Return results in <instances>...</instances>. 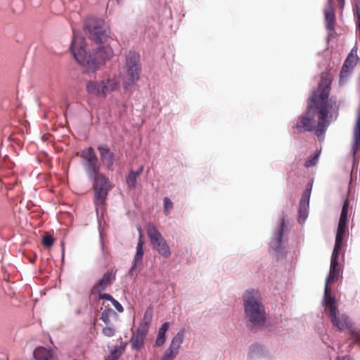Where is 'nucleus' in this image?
I'll return each instance as SVG.
<instances>
[{"label":"nucleus","mask_w":360,"mask_h":360,"mask_svg":"<svg viewBox=\"0 0 360 360\" xmlns=\"http://www.w3.org/2000/svg\"><path fill=\"white\" fill-rule=\"evenodd\" d=\"M42 243L45 247L49 248L53 243V238L51 236L47 235L43 238Z\"/></svg>","instance_id":"2f4dec72"},{"label":"nucleus","mask_w":360,"mask_h":360,"mask_svg":"<svg viewBox=\"0 0 360 360\" xmlns=\"http://www.w3.org/2000/svg\"><path fill=\"white\" fill-rule=\"evenodd\" d=\"M101 319L105 325H110L112 319H117V315L111 308H105L101 314Z\"/></svg>","instance_id":"4be33fe9"},{"label":"nucleus","mask_w":360,"mask_h":360,"mask_svg":"<svg viewBox=\"0 0 360 360\" xmlns=\"http://www.w3.org/2000/svg\"><path fill=\"white\" fill-rule=\"evenodd\" d=\"M346 225L347 221L339 220L334 248L340 249L342 248L343 238L346 231Z\"/></svg>","instance_id":"6ab92c4d"},{"label":"nucleus","mask_w":360,"mask_h":360,"mask_svg":"<svg viewBox=\"0 0 360 360\" xmlns=\"http://www.w3.org/2000/svg\"><path fill=\"white\" fill-rule=\"evenodd\" d=\"M177 355L169 352V351L167 350L165 351L163 356L161 357L160 360H174Z\"/></svg>","instance_id":"473e14b6"},{"label":"nucleus","mask_w":360,"mask_h":360,"mask_svg":"<svg viewBox=\"0 0 360 360\" xmlns=\"http://www.w3.org/2000/svg\"><path fill=\"white\" fill-rule=\"evenodd\" d=\"M284 224L285 221L284 219L283 218L281 219L279 225L278 226L277 229L275 231L274 238L271 242L270 243V248L274 250L276 252H279L281 247Z\"/></svg>","instance_id":"f8f14e48"},{"label":"nucleus","mask_w":360,"mask_h":360,"mask_svg":"<svg viewBox=\"0 0 360 360\" xmlns=\"http://www.w3.org/2000/svg\"><path fill=\"white\" fill-rule=\"evenodd\" d=\"M112 304L113 305V307L115 308V309L119 312V313H122L124 311V308L122 306V304L117 301L115 299H114L112 301Z\"/></svg>","instance_id":"f704fd0d"},{"label":"nucleus","mask_w":360,"mask_h":360,"mask_svg":"<svg viewBox=\"0 0 360 360\" xmlns=\"http://www.w3.org/2000/svg\"><path fill=\"white\" fill-rule=\"evenodd\" d=\"M94 181V188L95 191L94 203L96 212L102 208L105 203L108 193L110 189L109 179L101 173H97L92 179Z\"/></svg>","instance_id":"39448f33"},{"label":"nucleus","mask_w":360,"mask_h":360,"mask_svg":"<svg viewBox=\"0 0 360 360\" xmlns=\"http://www.w3.org/2000/svg\"><path fill=\"white\" fill-rule=\"evenodd\" d=\"M102 333L105 336L112 337L115 333V329L112 326L106 325V326L103 328Z\"/></svg>","instance_id":"7c9ffc66"},{"label":"nucleus","mask_w":360,"mask_h":360,"mask_svg":"<svg viewBox=\"0 0 360 360\" xmlns=\"http://www.w3.org/2000/svg\"><path fill=\"white\" fill-rule=\"evenodd\" d=\"M98 294H99L98 297H99L100 300H108V301H110L111 302L114 300V298L110 294L101 293V292H100Z\"/></svg>","instance_id":"c9c22d12"},{"label":"nucleus","mask_w":360,"mask_h":360,"mask_svg":"<svg viewBox=\"0 0 360 360\" xmlns=\"http://www.w3.org/2000/svg\"><path fill=\"white\" fill-rule=\"evenodd\" d=\"M115 278V274L112 272H106L93 286L91 293H100L108 286L112 284Z\"/></svg>","instance_id":"9d476101"},{"label":"nucleus","mask_w":360,"mask_h":360,"mask_svg":"<svg viewBox=\"0 0 360 360\" xmlns=\"http://www.w3.org/2000/svg\"><path fill=\"white\" fill-rule=\"evenodd\" d=\"M100 152L101 161L105 165L108 169H112L114 164V155L106 146H100L98 148Z\"/></svg>","instance_id":"dca6fc26"},{"label":"nucleus","mask_w":360,"mask_h":360,"mask_svg":"<svg viewBox=\"0 0 360 360\" xmlns=\"http://www.w3.org/2000/svg\"><path fill=\"white\" fill-rule=\"evenodd\" d=\"M145 338L146 336L137 333L133 335L131 338L132 348L137 350L140 349L143 345Z\"/></svg>","instance_id":"5701e85b"},{"label":"nucleus","mask_w":360,"mask_h":360,"mask_svg":"<svg viewBox=\"0 0 360 360\" xmlns=\"http://www.w3.org/2000/svg\"><path fill=\"white\" fill-rule=\"evenodd\" d=\"M331 82L328 74L321 75L318 89L309 98L307 116L301 117L296 126L304 131L315 130L319 141L323 140L330 123L338 117L335 103L328 101Z\"/></svg>","instance_id":"f03ea898"},{"label":"nucleus","mask_w":360,"mask_h":360,"mask_svg":"<svg viewBox=\"0 0 360 360\" xmlns=\"http://www.w3.org/2000/svg\"><path fill=\"white\" fill-rule=\"evenodd\" d=\"M127 343L121 342L120 345L115 347L113 349L110 351V354L106 357L108 360H118L120 356L124 352Z\"/></svg>","instance_id":"412c9836"},{"label":"nucleus","mask_w":360,"mask_h":360,"mask_svg":"<svg viewBox=\"0 0 360 360\" xmlns=\"http://www.w3.org/2000/svg\"><path fill=\"white\" fill-rule=\"evenodd\" d=\"M170 323L165 322L158 330L157 336L155 340L154 347H159L162 346L166 341V333L169 330Z\"/></svg>","instance_id":"a211bd4d"},{"label":"nucleus","mask_w":360,"mask_h":360,"mask_svg":"<svg viewBox=\"0 0 360 360\" xmlns=\"http://www.w3.org/2000/svg\"><path fill=\"white\" fill-rule=\"evenodd\" d=\"M84 30L91 40L100 45L96 49L87 51L84 37L73 29L70 49L75 60L86 73H95L112 58L114 51L111 42L113 38L110 27L101 19L89 20L85 24Z\"/></svg>","instance_id":"f257e3e1"},{"label":"nucleus","mask_w":360,"mask_h":360,"mask_svg":"<svg viewBox=\"0 0 360 360\" xmlns=\"http://www.w3.org/2000/svg\"><path fill=\"white\" fill-rule=\"evenodd\" d=\"M351 72V70L348 68L342 66V70L340 74V82L344 83L347 78L349 77V74Z\"/></svg>","instance_id":"c756f323"},{"label":"nucleus","mask_w":360,"mask_h":360,"mask_svg":"<svg viewBox=\"0 0 360 360\" xmlns=\"http://www.w3.org/2000/svg\"><path fill=\"white\" fill-rule=\"evenodd\" d=\"M137 176L134 174V171L131 170L126 176V183L130 189L135 188L137 182Z\"/></svg>","instance_id":"393cba45"},{"label":"nucleus","mask_w":360,"mask_h":360,"mask_svg":"<svg viewBox=\"0 0 360 360\" xmlns=\"http://www.w3.org/2000/svg\"><path fill=\"white\" fill-rule=\"evenodd\" d=\"M146 231L153 248L155 247L158 243H160V240L164 239L161 233L153 224H147Z\"/></svg>","instance_id":"2eb2a0df"},{"label":"nucleus","mask_w":360,"mask_h":360,"mask_svg":"<svg viewBox=\"0 0 360 360\" xmlns=\"http://www.w3.org/2000/svg\"><path fill=\"white\" fill-rule=\"evenodd\" d=\"M143 167L141 166L136 171H134V174L139 177L140 174L143 172Z\"/></svg>","instance_id":"e433bc0d"},{"label":"nucleus","mask_w":360,"mask_h":360,"mask_svg":"<svg viewBox=\"0 0 360 360\" xmlns=\"http://www.w3.org/2000/svg\"><path fill=\"white\" fill-rule=\"evenodd\" d=\"M186 336L185 328H181L177 333L172 338L169 347L167 350L178 355L181 345L183 344Z\"/></svg>","instance_id":"9b49d317"},{"label":"nucleus","mask_w":360,"mask_h":360,"mask_svg":"<svg viewBox=\"0 0 360 360\" xmlns=\"http://www.w3.org/2000/svg\"><path fill=\"white\" fill-rule=\"evenodd\" d=\"M105 360H108V359H105Z\"/></svg>","instance_id":"ea45409f"},{"label":"nucleus","mask_w":360,"mask_h":360,"mask_svg":"<svg viewBox=\"0 0 360 360\" xmlns=\"http://www.w3.org/2000/svg\"><path fill=\"white\" fill-rule=\"evenodd\" d=\"M138 231L139 232V241L136 248V253L132 260L131 266L129 270V276L131 278H135L137 277L143 257L144 240L143 233H141V227H138Z\"/></svg>","instance_id":"0eeeda50"},{"label":"nucleus","mask_w":360,"mask_h":360,"mask_svg":"<svg viewBox=\"0 0 360 360\" xmlns=\"http://www.w3.org/2000/svg\"><path fill=\"white\" fill-rule=\"evenodd\" d=\"M87 92L93 96L105 98V91L102 80L99 82L98 81H90L86 84Z\"/></svg>","instance_id":"4468645a"},{"label":"nucleus","mask_w":360,"mask_h":360,"mask_svg":"<svg viewBox=\"0 0 360 360\" xmlns=\"http://www.w3.org/2000/svg\"><path fill=\"white\" fill-rule=\"evenodd\" d=\"M326 27L330 31L334 30L335 15L333 11L332 1L328 0L327 8L324 10Z\"/></svg>","instance_id":"f3484780"},{"label":"nucleus","mask_w":360,"mask_h":360,"mask_svg":"<svg viewBox=\"0 0 360 360\" xmlns=\"http://www.w3.org/2000/svg\"><path fill=\"white\" fill-rule=\"evenodd\" d=\"M337 360H351L348 356H343L342 358H338Z\"/></svg>","instance_id":"4c0bfd02"},{"label":"nucleus","mask_w":360,"mask_h":360,"mask_svg":"<svg viewBox=\"0 0 360 360\" xmlns=\"http://www.w3.org/2000/svg\"><path fill=\"white\" fill-rule=\"evenodd\" d=\"M148 330H149L148 327H147L146 326H143L142 324L140 323L137 328L136 333L139 334H141L142 335L146 336V335L148 332Z\"/></svg>","instance_id":"72a5a7b5"},{"label":"nucleus","mask_w":360,"mask_h":360,"mask_svg":"<svg viewBox=\"0 0 360 360\" xmlns=\"http://www.w3.org/2000/svg\"><path fill=\"white\" fill-rule=\"evenodd\" d=\"M358 60L359 58L356 56H354L352 53H350L346 58L343 66L352 71Z\"/></svg>","instance_id":"b1692460"},{"label":"nucleus","mask_w":360,"mask_h":360,"mask_svg":"<svg viewBox=\"0 0 360 360\" xmlns=\"http://www.w3.org/2000/svg\"><path fill=\"white\" fill-rule=\"evenodd\" d=\"M245 319L250 326H262L266 319V312L259 291L247 290L243 295Z\"/></svg>","instance_id":"7ed1b4c3"},{"label":"nucleus","mask_w":360,"mask_h":360,"mask_svg":"<svg viewBox=\"0 0 360 360\" xmlns=\"http://www.w3.org/2000/svg\"><path fill=\"white\" fill-rule=\"evenodd\" d=\"M153 249L165 258H168L171 256L169 247L165 238L160 240V243H158Z\"/></svg>","instance_id":"aec40b11"},{"label":"nucleus","mask_w":360,"mask_h":360,"mask_svg":"<svg viewBox=\"0 0 360 360\" xmlns=\"http://www.w3.org/2000/svg\"><path fill=\"white\" fill-rule=\"evenodd\" d=\"M58 353L53 347H37L33 351V360H58Z\"/></svg>","instance_id":"6e6552de"},{"label":"nucleus","mask_w":360,"mask_h":360,"mask_svg":"<svg viewBox=\"0 0 360 360\" xmlns=\"http://www.w3.org/2000/svg\"><path fill=\"white\" fill-rule=\"evenodd\" d=\"M164 201V208L163 212L165 215H169L172 209L173 208V202L168 197H165L163 199Z\"/></svg>","instance_id":"bb28decb"},{"label":"nucleus","mask_w":360,"mask_h":360,"mask_svg":"<svg viewBox=\"0 0 360 360\" xmlns=\"http://www.w3.org/2000/svg\"><path fill=\"white\" fill-rule=\"evenodd\" d=\"M319 155H320V151L316 152L315 153V155L311 159H309L305 162V163H304L305 167H310L315 165L318 162Z\"/></svg>","instance_id":"c85d7f7f"},{"label":"nucleus","mask_w":360,"mask_h":360,"mask_svg":"<svg viewBox=\"0 0 360 360\" xmlns=\"http://www.w3.org/2000/svg\"><path fill=\"white\" fill-rule=\"evenodd\" d=\"M339 4L340 7H343L344 6V0H339Z\"/></svg>","instance_id":"58836bf2"},{"label":"nucleus","mask_w":360,"mask_h":360,"mask_svg":"<svg viewBox=\"0 0 360 360\" xmlns=\"http://www.w3.org/2000/svg\"><path fill=\"white\" fill-rule=\"evenodd\" d=\"M82 165L89 179H92L99 172L98 160L91 147L84 149L81 153Z\"/></svg>","instance_id":"423d86ee"},{"label":"nucleus","mask_w":360,"mask_h":360,"mask_svg":"<svg viewBox=\"0 0 360 360\" xmlns=\"http://www.w3.org/2000/svg\"><path fill=\"white\" fill-rule=\"evenodd\" d=\"M153 319V310L150 309H147L145 311L143 319L142 321L140 323L143 326H146L150 328Z\"/></svg>","instance_id":"a878e982"},{"label":"nucleus","mask_w":360,"mask_h":360,"mask_svg":"<svg viewBox=\"0 0 360 360\" xmlns=\"http://www.w3.org/2000/svg\"><path fill=\"white\" fill-rule=\"evenodd\" d=\"M349 205V200L346 199L342 208L340 220L347 221Z\"/></svg>","instance_id":"cd10ccee"},{"label":"nucleus","mask_w":360,"mask_h":360,"mask_svg":"<svg viewBox=\"0 0 360 360\" xmlns=\"http://www.w3.org/2000/svg\"><path fill=\"white\" fill-rule=\"evenodd\" d=\"M120 75H116L112 77L102 80L105 97L119 88L120 84Z\"/></svg>","instance_id":"ddd939ff"},{"label":"nucleus","mask_w":360,"mask_h":360,"mask_svg":"<svg viewBox=\"0 0 360 360\" xmlns=\"http://www.w3.org/2000/svg\"><path fill=\"white\" fill-rule=\"evenodd\" d=\"M311 191V186L309 185L304 191L300 201L299 218L300 223H304L308 217L309 199Z\"/></svg>","instance_id":"1a4fd4ad"},{"label":"nucleus","mask_w":360,"mask_h":360,"mask_svg":"<svg viewBox=\"0 0 360 360\" xmlns=\"http://www.w3.org/2000/svg\"><path fill=\"white\" fill-rule=\"evenodd\" d=\"M139 55L134 51H130L126 56L124 65L125 75L123 78V88L128 90L139 80L141 72Z\"/></svg>","instance_id":"20e7f679"}]
</instances>
